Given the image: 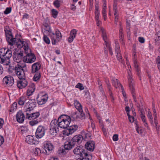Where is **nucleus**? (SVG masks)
<instances>
[{
    "mask_svg": "<svg viewBox=\"0 0 160 160\" xmlns=\"http://www.w3.org/2000/svg\"><path fill=\"white\" fill-rule=\"evenodd\" d=\"M22 43L19 47H17V48H20L22 47L24 50L26 55L23 57V61L29 63L33 62L35 61L36 58L34 54L31 53V49L28 48V41H23Z\"/></svg>",
    "mask_w": 160,
    "mask_h": 160,
    "instance_id": "obj_1",
    "label": "nucleus"
},
{
    "mask_svg": "<svg viewBox=\"0 0 160 160\" xmlns=\"http://www.w3.org/2000/svg\"><path fill=\"white\" fill-rule=\"evenodd\" d=\"M83 146L80 145L76 147L73 150L74 154L79 156L77 160H90L92 156L88 153L87 150L84 149Z\"/></svg>",
    "mask_w": 160,
    "mask_h": 160,
    "instance_id": "obj_2",
    "label": "nucleus"
},
{
    "mask_svg": "<svg viewBox=\"0 0 160 160\" xmlns=\"http://www.w3.org/2000/svg\"><path fill=\"white\" fill-rule=\"evenodd\" d=\"M12 56L11 50L7 48L1 49L0 50V62L4 65H9L10 62V58Z\"/></svg>",
    "mask_w": 160,
    "mask_h": 160,
    "instance_id": "obj_3",
    "label": "nucleus"
},
{
    "mask_svg": "<svg viewBox=\"0 0 160 160\" xmlns=\"http://www.w3.org/2000/svg\"><path fill=\"white\" fill-rule=\"evenodd\" d=\"M5 32L6 40L9 44L10 45H15L17 47H19L23 41H21L20 39L13 38L12 32L10 30L5 29Z\"/></svg>",
    "mask_w": 160,
    "mask_h": 160,
    "instance_id": "obj_4",
    "label": "nucleus"
},
{
    "mask_svg": "<svg viewBox=\"0 0 160 160\" xmlns=\"http://www.w3.org/2000/svg\"><path fill=\"white\" fill-rule=\"evenodd\" d=\"M71 118L70 116L65 115H62L58 118L59 125L60 128H66L69 126L71 122Z\"/></svg>",
    "mask_w": 160,
    "mask_h": 160,
    "instance_id": "obj_5",
    "label": "nucleus"
},
{
    "mask_svg": "<svg viewBox=\"0 0 160 160\" xmlns=\"http://www.w3.org/2000/svg\"><path fill=\"white\" fill-rule=\"evenodd\" d=\"M59 122L58 119H54L51 122L50 125L49 132L51 135H56L59 131Z\"/></svg>",
    "mask_w": 160,
    "mask_h": 160,
    "instance_id": "obj_6",
    "label": "nucleus"
},
{
    "mask_svg": "<svg viewBox=\"0 0 160 160\" xmlns=\"http://www.w3.org/2000/svg\"><path fill=\"white\" fill-rule=\"evenodd\" d=\"M13 60L16 62L19 63L23 60V52L19 49H16L13 53L12 56Z\"/></svg>",
    "mask_w": 160,
    "mask_h": 160,
    "instance_id": "obj_7",
    "label": "nucleus"
},
{
    "mask_svg": "<svg viewBox=\"0 0 160 160\" xmlns=\"http://www.w3.org/2000/svg\"><path fill=\"white\" fill-rule=\"evenodd\" d=\"M48 99V94L45 93H40L38 94L37 100V103L39 105H42L45 104Z\"/></svg>",
    "mask_w": 160,
    "mask_h": 160,
    "instance_id": "obj_8",
    "label": "nucleus"
},
{
    "mask_svg": "<svg viewBox=\"0 0 160 160\" xmlns=\"http://www.w3.org/2000/svg\"><path fill=\"white\" fill-rule=\"evenodd\" d=\"M15 72L17 76L20 80L25 79V76L23 67L18 64L15 68Z\"/></svg>",
    "mask_w": 160,
    "mask_h": 160,
    "instance_id": "obj_9",
    "label": "nucleus"
},
{
    "mask_svg": "<svg viewBox=\"0 0 160 160\" xmlns=\"http://www.w3.org/2000/svg\"><path fill=\"white\" fill-rule=\"evenodd\" d=\"M44 151L43 152L46 154H49L50 152L52 151L54 148V146L49 141H46L44 142L43 146Z\"/></svg>",
    "mask_w": 160,
    "mask_h": 160,
    "instance_id": "obj_10",
    "label": "nucleus"
},
{
    "mask_svg": "<svg viewBox=\"0 0 160 160\" xmlns=\"http://www.w3.org/2000/svg\"><path fill=\"white\" fill-rule=\"evenodd\" d=\"M47 129L45 127L40 125L37 128L36 132V137L37 138H41L45 135V131Z\"/></svg>",
    "mask_w": 160,
    "mask_h": 160,
    "instance_id": "obj_11",
    "label": "nucleus"
},
{
    "mask_svg": "<svg viewBox=\"0 0 160 160\" xmlns=\"http://www.w3.org/2000/svg\"><path fill=\"white\" fill-rule=\"evenodd\" d=\"M128 78L129 88L131 90V93L132 94V97L134 102H137V100L135 96V94L134 93V89L133 86L134 81L132 79V76L130 75L129 74Z\"/></svg>",
    "mask_w": 160,
    "mask_h": 160,
    "instance_id": "obj_12",
    "label": "nucleus"
},
{
    "mask_svg": "<svg viewBox=\"0 0 160 160\" xmlns=\"http://www.w3.org/2000/svg\"><path fill=\"white\" fill-rule=\"evenodd\" d=\"M3 83L7 86H12L14 84V80L13 77L10 76H5L3 79Z\"/></svg>",
    "mask_w": 160,
    "mask_h": 160,
    "instance_id": "obj_13",
    "label": "nucleus"
},
{
    "mask_svg": "<svg viewBox=\"0 0 160 160\" xmlns=\"http://www.w3.org/2000/svg\"><path fill=\"white\" fill-rule=\"evenodd\" d=\"M36 103L35 99L29 100L25 105V108H27V111H32L36 107Z\"/></svg>",
    "mask_w": 160,
    "mask_h": 160,
    "instance_id": "obj_14",
    "label": "nucleus"
},
{
    "mask_svg": "<svg viewBox=\"0 0 160 160\" xmlns=\"http://www.w3.org/2000/svg\"><path fill=\"white\" fill-rule=\"evenodd\" d=\"M26 142L30 144L37 145L39 143V141L35 139L34 136L29 135L27 136L26 138Z\"/></svg>",
    "mask_w": 160,
    "mask_h": 160,
    "instance_id": "obj_15",
    "label": "nucleus"
},
{
    "mask_svg": "<svg viewBox=\"0 0 160 160\" xmlns=\"http://www.w3.org/2000/svg\"><path fill=\"white\" fill-rule=\"evenodd\" d=\"M17 121L19 123H22L25 119V115L22 111H19L16 115Z\"/></svg>",
    "mask_w": 160,
    "mask_h": 160,
    "instance_id": "obj_16",
    "label": "nucleus"
},
{
    "mask_svg": "<svg viewBox=\"0 0 160 160\" xmlns=\"http://www.w3.org/2000/svg\"><path fill=\"white\" fill-rule=\"evenodd\" d=\"M83 140V137L81 135H76L74 136L72 139L71 141L75 143V145L77 144L81 143Z\"/></svg>",
    "mask_w": 160,
    "mask_h": 160,
    "instance_id": "obj_17",
    "label": "nucleus"
},
{
    "mask_svg": "<svg viewBox=\"0 0 160 160\" xmlns=\"http://www.w3.org/2000/svg\"><path fill=\"white\" fill-rule=\"evenodd\" d=\"M101 31L102 32V37L104 41V43L106 46H108L109 43L110 42L107 38L106 31L102 28H101Z\"/></svg>",
    "mask_w": 160,
    "mask_h": 160,
    "instance_id": "obj_18",
    "label": "nucleus"
},
{
    "mask_svg": "<svg viewBox=\"0 0 160 160\" xmlns=\"http://www.w3.org/2000/svg\"><path fill=\"white\" fill-rule=\"evenodd\" d=\"M85 146L87 150L92 152L95 148V143L92 141H89L86 143Z\"/></svg>",
    "mask_w": 160,
    "mask_h": 160,
    "instance_id": "obj_19",
    "label": "nucleus"
},
{
    "mask_svg": "<svg viewBox=\"0 0 160 160\" xmlns=\"http://www.w3.org/2000/svg\"><path fill=\"white\" fill-rule=\"evenodd\" d=\"M28 82L25 79H22L17 82V86L20 89L25 88L28 85Z\"/></svg>",
    "mask_w": 160,
    "mask_h": 160,
    "instance_id": "obj_20",
    "label": "nucleus"
},
{
    "mask_svg": "<svg viewBox=\"0 0 160 160\" xmlns=\"http://www.w3.org/2000/svg\"><path fill=\"white\" fill-rule=\"evenodd\" d=\"M35 89V85L34 83H32L29 85L27 91V95L30 96L32 95Z\"/></svg>",
    "mask_w": 160,
    "mask_h": 160,
    "instance_id": "obj_21",
    "label": "nucleus"
},
{
    "mask_svg": "<svg viewBox=\"0 0 160 160\" xmlns=\"http://www.w3.org/2000/svg\"><path fill=\"white\" fill-rule=\"evenodd\" d=\"M41 64L39 62H36L33 64L32 66V73H35L38 72L41 68Z\"/></svg>",
    "mask_w": 160,
    "mask_h": 160,
    "instance_id": "obj_22",
    "label": "nucleus"
},
{
    "mask_svg": "<svg viewBox=\"0 0 160 160\" xmlns=\"http://www.w3.org/2000/svg\"><path fill=\"white\" fill-rule=\"evenodd\" d=\"M77 33V31L75 29H73L70 32V36L68 38V42L71 43L72 42L74 39Z\"/></svg>",
    "mask_w": 160,
    "mask_h": 160,
    "instance_id": "obj_23",
    "label": "nucleus"
},
{
    "mask_svg": "<svg viewBox=\"0 0 160 160\" xmlns=\"http://www.w3.org/2000/svg\"><path fill=\"white\" fill-rule=\"evenodd\" d=\"M75 145V143L70 142H67L64 143V147L65 150L67 151L71 150Z\"/></svg>",
    "mask_w": 160,
    "mask_h": 160,
    "instance_id": "obj_24",
    "label": "nucleus"
},
{
    "mask_svg": "<svg viewBox=\"0 0 160 160\" xmlns=\"http://www.w3.org/2000/svg\"><path fill=\"white\" fill-rule=\"evenodd\" d=\"M78 111L80 113L79 115H77L76 114L73 115V116H76L75 117L73 118L74 120H75L78 118L82 120L85 119L86 117L84 113L83 112L82 109V111Z\"/></svg>",
    "mask_w": 160,
    "mask_h": 160,
    "instance_id": "obj_25",
    "label": "nucleus"
},
{
    "mask_svg": "<svg viewBox=\"0 0 160 160\" xmlns=\"http://www.w3.org/2000/svg\"><path fill=\"white\" fill-rule=\"evenodd\" d=\"M78 127L76 125H73L68 127V129L69 131L68 134H72L78 129Z\"/></svg>",
    "mask_w": 160,
    "mask_h": 160,
    "instance_id": "obj_26",
    "label": "nucleus"
},
{
    "mask_svg": "<svg viewBox=\"0 0 160 160\" xmlns=\"http://www.w3.org/2000/svg\"><path fill=\"white\" fill-rule=\"evenodd\" d=\"M43 28H44V29L43 33H46V34H49L50 33L52 32L50 26L48 25L45 24L43 25ZM42 30L43 32V29Z\"/></svg>",
    "mask_w": 160,
    "mask_h": 160,
    "instance_id": "obj_27",
    "label": "nucleus"
},
{
    "mask_svg": "<svg viewBox=\"0 0 160 160\" xmlns=\"http://www.w3.org/2000/svg\"><path fill=\"white\" fill-rule=\"evenodd\" d=\"M27 100V97L26 96H22L18 98V103L19 105H23Z\"/></svg>",
    "mask_w": 160,
    "mask_h": 160,
    "instance_id": "obj_28",
    "label": "nucleus"
},
{
    "mask_svg": "<svg viewBox=\"0 0 160 160\" xmlns=\"http://www.w3.org/2000/svg\"><path fill=\"white\" fill-rule=\"evenodd\" d=\"M112 85L116 88H117L119 86L122 87V86L121 84L120 83L118 79L115 78H113L112 80Z\"/></svg>",
    "mask_w": 160,
    "mask_h": 160,
    "instance_id": "obj_29",
    "label": "nucleus"
},
{
    "mask_svg": "<svg viewBox=\"0 0 160 160\" xmlns=\"http://www.w3.org/2000/svg\"><path fill=\"white\" fill-rule=\"evenodd\" d=\"M106 84L107 86V88L108 90V92L109 93V95L112 99V101H113L114 100V98L112 96V93L111 91V85H110V83H109V81L108 80L106 81Z\"/></svg>",
    "mask_w": 160,
    "mask_h": 160,
    "instance_id": "obj_30",
    "label": "nucleus"
},
{
    "mask_svg": "<svg viewBox=\"0 0 160 160\" xmlns=\"http://www.w3.org/2000/svg\"><path fill=\"white\" fill-rule=\"evenodd\" d=\"M74 105L75 108L78 111H82V106L78 101L75 100H74Z\"/></svg>",
    "mask_w": 160,
    "mask_h": 160,
    "instance_id": "obj_31",
    "label": "nucleus"
},
{
    "mask_svg": "<svg viewBox=\"0 0 160 160\" xmlns=\"http://www.w3.org/2000/svg\"><path fill=\"white\" fill-rule=\"evenodd\" d=\"M52 40V44L55 45L56 42L59 41V40L57 39L55 34L54 32H52L49 34Z\"/></svg>",
    "mask_w": 160,
    "mask_h": 160,
    "instance_id": "obj_32",
    "label": "nucleus"
},
{
    "mask_svg": "<svg viewBox=\"0 0 160 160\" xmlns=\"http://www.w3.org/2000/svg\"><path fill=\"white\" fill-rule=\"evenodd\" d=\"M40 115L39 112H36L35 113H32L30 116H29L28 117V119H35L38 118Z\"/></svg>",
    "mask_w": 160,
    "mask_h": 160,
    "instance_id": "obj_33",
    "label": "nucleus"
},
{
    "mask_svg": "<svg viewBox=\"0 0 160 160\" xmlns=\"http://www.w3.org/2000/svg\"><path fill=\"white\" fill-rule=\"evenodd\" d=\"M17 103L16 102H14L11 106L9 111L11 112H13L15 111L17 109Z\"/></svg>",
    "mask_w": 160,
    "mask_h": 160,
    "instance_id": "obj_34",
    "label": "nucleus"
},
{
    "mask_svg": "<svg viewBox=\"0 0 160 160\" xmlns=\"http://www.w3.org/2000/svg\"><path fill=\"white\" fill-rule=\"evenodd\" d=\"M35 73L36 74L34 76L33 79V81H37L40 79L41 77V75L40 73L38 72H37Z\"/></svg>",
    "mask_w": 160,
    "mask_h": 160,
    "instance_id": "obj_35",
    "label": "nucleus"
},
{
    "mask_svg": "<svg viewBox=\"0 0 160 160\" xmlns=\"http://www.w3.org/2000/svg\"><path fill=\"white\" fill-rule=\"evenodd\" d=\"M115 51L116 53L120 52V47L119 43L116 41L115 42Z\"/></svg>",
    "mask_w": 160,
    "mask_h": 160,
    "instance_id": "obj_36",
    "label": "nucleus"
},
{
    "mask_svg": "<svg viewBox=\"0 0 160 160\" xmlns=\"http://www.w3.org/2000/svg\"><path fill=\"white\" fill-rule=\"evenodd\" d=\"M55 35L57 39L59 40V41L62 38L61 34L60 32L58 30L55 31Z\"/></svg>",
    "mask_w": 160,
    "mask_h": 160,
    "instance_id": "obj_37",
    "label": "nucleus"
},
{
    "mask_svg": "<svg viewBox=\"0 0 160 160\" xmlns=\"http://www.w3.org/2000/svg\"><path fill=\"white\" fill-rule=\"evenodd\" d=\"M66 151L67 150H65V148L64 149L63 148H60L58 151V153L59 154L65 155L67 152Z\"/></svg>",
    "mask_w": 160,
    "mask_h": 160,
    "instance_id": "obj_38",
    "label": "nucleus"
},
{
    "mask_svg": "<svg viewBox=\"0 0 160 160\" xmlns=\"http://www.w3.org/2000/svg\"><path fill=\"white\" fill-rule=\"evenodd\" d=\"M156 64L159 70H160V57L158 56L156 59Z\"/></svg>",
    "mask_w": 160,
    "mask_h": 160,
    "instance_id": "obj_39",
    "label": "nucleus"
},
{
    "mask_svg": "<svg viewBox=\"0 0 160 160\" xmlns=\"http://www.w3.org/2000/svg\"><path fill=\"white\" fill-rule=\"evenodd\" d=\"M140 110V117H141V118L142 121L143 122H145V121H146V118L145 116L143 114V112L142 111V108H139Z\"/></svg>",
    "mask_w": 160,
    "mask_h": 160,
    "instance_id": "obj_40",
    "label": "nucleus"
},
{
    "mask_svg": "<svg viewBox=\"0 0 160 160\" xmlns=\"http://www.w3.org/2000/svg\"><path fill=\"white\" fill-rule=\"evenodd\" d=\"M61 0H56L53 2V4L56 8H58L60 7V2Z\"/></svg>",
    "mask_w": 160,
    "mask_h": 160,
    "instance_id": "obj_41",
    "label": "nucleus"
},
{
    "mask_svg": "<svg viewBox=\"0 0 160 160\" xmlns=\"http://www.w3.org/2000/svg\"><path fill=\"white\" fill-rule=\"evenodd\" d=\"M147 116L151 124H153V118L152 114L150 112H148V114Z\"/></svg>",
    "mask_w": 160,
    "mask_h": 160,
    "instance_id": "obj_42",
    "label": "nucleus"
},
{
    "mask_svg": "<svg viewBox=\"0 0 160 160\" xmlns=\"http://www.w3.org/2000/svg\"><path fill=\"white\" fill-rule=\"evenodd\" d=\"M58 13V12L54 9H52V16L54 18L57 17Z\"/></svg>",
    "mask_w": 160,
    "mask_h": 160,
    "instance_id": "obj_43",
    "label": "nucleus"
},
{
    "mask_svg": "<svg viewBox=\"0 0 160 160\" xmlns=\"http://www.w3.org/2000/svg\"><path fill=\"white\" fill-rule=\"evenodd\" d=\"M133 62L134 64V67L136 69V70L138 72V74H139L140 70L138 68V63L137 61H133Z\"/></svg>",
    "mask_w": 160,
    "mask_h": 160,
    "instance_id": "obj_44",
    "label": "nucleus"
},
{
    "mask_svg": "<svg viewBox=\"0 0 160 160\" xmlns=\"http://www.w3.org/2000/svg\"><path fill=\"white\" fill-rule=\"evenodd\" d=\"M34 153L36 156L38 155L41 154V151L39 148H35Z\"/></svg>",
    "mask_w": 160,
    "mask_h": 160,
    "instance_id": "obj_45",
    "label": "nucleus"
},
{
    "mask_svg": "<svg viewBox=\"0 0 160 160\" xmlns=\"http://www.w3.org/2000/svg\"><path fill=\"white\" fill-rule=\"evenodd\" d=\"M84 92L85 93L84 97L86 98H90V94L89 91L88 90H85L84 91Z\"/></svg>",
    "mask_w": 160,
    "mask_h": 160,
    "instance_id": "obj_46",
    "label": "nucleus"
},
{
    "mask_svg": "<svg viewBox=\"0 0 160 160\" xmlns=\"http://www.w3.org/2000/svg\"><path fill=\"white\" fill-rule=\"evenodd\" d=\"M44 36L43 39L44 41L47 43L49 44L50 43V41L49 38L45 35V33H44Z\"/></svg>",
    "mask_w": 160,
    "mask_h": 160,
    "instance_id": "obj_47",
    "label": "nucleus"
},
{
    "mask_svg": "<svg viewBox=\"0 0 160 160\" xmlns=\"http://www.w3.org/2000/svg\"><path fill=\"white\" fill-rule=\"evenodd\" d=\"M75 87L79 88L81 90H83L84 89V88L82 84L80 83H78L76 86Z\"/></svg>",
    "mask_w": 160,
    "mask_h": 160,
    "instance_id": "obj_48",
    "label": "nucleus"
},
{
    "mask_svg": "<svg viewBox=\"0 0 160 160\" xmlns=\"http://www.w3.org/2000/svg\"><path fill=\"white\" fill-rule=\"evenodd\" d=\"M24 111L26 112V118L27 119H28V117L29 116H30L31 115L32 113H31V111H29L28 110V111H27V108H24Z\"/></svg>",
    "mask_w": 160,
    "mask_h": 160,
    "instance_id": "obj_49",
    "label": "nucleus"
},
{
    "mask_svg": "<svg viewBox=\"0 0 160 160\" xmlns=\"http://www.w3.org/2000/svg\"><path fill=\"white\" fill-rule=\"evenodd\" d=\"M11 11V8L9 7V8H7L5 11L4 12V14H8Z\"/></svg>",
    "mask_w": 160,
    "mask_h": 160,
    "instance_id": "obj_50",
    "label": "nucleus"
},
{
    "mask_svg": "<svg viewBox=\"0 0 160 160\" xmlns=\"http://www.w3.org/2000/svg\"><path fill=\"white\" fill-rule=\"evenodd\" d=\"M123 29L122 28V26H120V30H119V35H120V39H122L123 37Z\"/></svg>",
    "mask_w": 160,
    "mask_h": 160,
    "instance_id": "obj_51",
    "label": "nucleus"
},
{
    "mask_svg": "<svg viewBox=\"0 0 160 160\" xmlns=\"http://www.w3.org/2000/svg\"><path fill=\"white\" fill-rule=\"evenodd\" d=\"M38 121H37V120H34L33 121L29 122V123L30 125L32 126H33L38 124Z\"/></svg>",
    "mask_w": 160,
    "mask_h": 160,
    "instance_id": "obj_52",
    "label": "nucleus"
},
{
    "mask_svg": "<svg viewBox=\"0 0 160 160\" xmlns=\"http://www.w3.org/2000/svg\"><path fill=\"white\" fill-rule=\"evenodd\" d=\"M28 129L27 127H22L21 128V131L23 133H26L27 132Z\"/></svg>",
    "mask_w": 160,
    "mask_h": 160,
    "instance_id": "obj_53",
    "label": "nucleus"
},
{
    "mask_svg": "<svg viewBox=\"0 0 160 160\" xmlns=\"http://www.w3.org/2000/svg\"><path fill=\"white\" fill-rule=\"evenodd\" d=\"M110 43H109L108 46H106V47L107 48H108L109 52L110 54L111 55H112L113 54V52L112 51V49L111 47H110Z\"/></svg>",
    "mask_w": 160,
    "mask_h": 160,
    "instance_id": "obj_54",
    "label": "nucleus"
},
{
    "mask_svg": "<svg viewBox=\"0 0 160 160\" xmlns=\"http://www.w3.org/2000/svg\"><path fill=\"white\" fill-rule=\"evenodd\" d=\"M113 9L114 11V13H117V5L114 4L113 6Z\"/></svg>",
    "mask_w": 160,
    "mask_h": 160,
    "instance_id": "obj_55",
    "label": "nucleus"
},
{
    "mask_svg": "<svg viewBox=\"0 0 160 160\" xmlns=\"http://www.w3.org/2000/svg\"><path fill=\"white\" fill-rule=\"evenodd\" d=\"M117 54L116 55V56L117 58V59L120 62V60L122 59V57L121 56L120 52L119 53Z\"/></svg>",
    "mask_w": 160,
    "mask_h": 160,
    "instance_id": "obj_56",
    "label": "nucleus"
},
{
    "mask_svg": "<svg viewBox=\"0 0 160 160\" xmlns=\"http://www.w3.org/2000/svg\"><path fill=\"white\" fill-rule=\"evenodd\" d=\"M95 13V20H99V17L100 15V12H96Z\"/></svg>",
    "mask_w": 160,
    "mask_h": 160,
    "instance_id": "obj_57",
    "label": "nucleus"
},
{
    "mask_svg": "<svg viewBox=\"0 0 160 160\" xmlns=\"http://www.w3.org/2000/svg\"><path fill=\"white\" fill-rule=\"evenodd\" d=\"M113 140L114 141H117L118 140V135L114 134L112 137Z\"/></svg>",
    "mask_w": 160,
    "mask_h": 160,
    "instance_id": "obj_58",
    "label": "nucleus"
},
{
    "mask_svg": "<svg viewBox=\"0 0 160 160\" xmlns=\"http://www.w3.org/2000/svg\"><path fill=\"white\" fill-rule=\"evenodd\" d=\"M137 56L136 55V52H133L132 56V60L133 61H137Z\"/></svg>",
    "mask_w": 160,
    "mask_h": 160,
    "instance_id": "obj_59",
    "label": "nucleus"
},
{
    "mask_svg": "<svg viewBox=\"0 0 160 160\" xmlns=\"http://www.w3.org/2000/svg\"><path fill=\"white\" fill-rule=\"evenodd\" d=\"M4 142L3 137L1 135H0V147L2 145Z\"/></svg>",
    "mask_w": 160,
    "mask_h": 160,
    "instance_id": "obj_60",
    "label": "nucleus"
},
{
    "mask_svg": "<svg viewBox=\"0 0 160 160\" xmlns=\"http://www.w3.org/2000/svg\"><path fill=\"white\" fill-rule=\"evenodd\" d=\"M115 16V22L117 24L118 20V13H114Z\"/></svg>",
    "mask_w": 160,
    "mask_h": 160,
    "instance_id": "obj_61",
    "label": "nucleus"
},
{
    "mask_svg": "<svg viewBox=\"0 0 160 160\" xmlns=\"http://www.w3.org/2000/svg\"><path fill=\"white\" fill-rule=\"evenodd\" d=\"M4 123L3 120L2 118H0V129L2 128Z\"/></svg>",
    "mask_w": 160,
    "mask_h": 160,
    "instance_id": "obj_62",
    "label": "nucleus"
},
{
    "mask_svg": "<svg viewBox=\"0 0 160 160\" xmlns=\"http://www.w3.org/2000/svg\"><path fill=\"white\" fill-rule=\"evenodd\" d=\"M138 41L140 42L143 43L145 42V39L143 38L140 37L138 38Z\"/></svg>",
    "mask_w": 160,
    "mask_h": 160,
    "instance_id": "obj_63",
    "label": "nucleus"
},
{
    "mask_svg": "<svg viewBox=\"0 0 160 160\" xmlns=\"http://www.w3.org/2000/svg\"><path fill=\"white\" fill-rule=\"evenodd\" d=\"M129 122H133L134 121V118L133 117L130 116V117L128 118Z\"/></svg>",
    "mask_w": 160,
    "mask_h": 160,
    "instance_id": "obj_64",
    "label": "nucleus"
}]
</instances>
